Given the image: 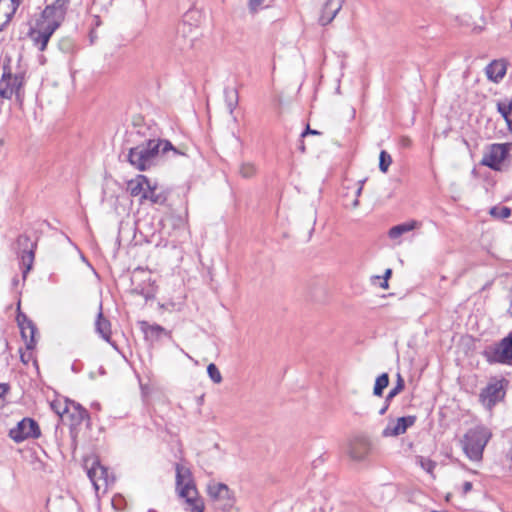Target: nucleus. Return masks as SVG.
Instances as JSON below:
<instances>
[{"label": "nucleus", "instance_id": "obj_29", "mask_svg": "<svg viewBox=\"0 0 512 512\" xmlns=\"http://www.w3.org/2000/svg\"><path fill=\"white\" fill-rule=\"evenodd\" d=\"M388 385H389V375L387 373H382L375 380L373 394L378 397L382 396L384 389Z\"/></svg>", "mask_w": 512, "mask_h": 512}, {"label": "nucleus", "instance_id": "obj_38", "mask_svg": "<svg viewBox=\"0 0 512 512\" xmlns=\"http://www.w3.org/2000/svg\"><path fill=\"white\" fill-rule=\"evenodd\" d=\"M32 350H28V352H22L20 349V360L23 364H28L30 360H32Z\"/></svg>", "mask_w": 512, "mask_h": 512}, {"label": "nucleus", "instance_id": "obj_43", "mask_svg": "<svg viewBox=\"0 0 512 512\" xmlns=\"http://www.w3.org/2000/svg\"><path fill=\"white\" fill-rule=\"evenodd\" d=\"M400 143L403 147L408 148L411 145V139L409 137L403 136L400 140Z\"/></svg>", "mask_w": 512, "mask_h": 512}, {"label": "nucleus", "instance_id": "obj_32", "mask_svg": "<svg viewBox=\"0 0 512 512\" xmlns=\"http://www.w3.org/2000/svg\"><path fill=\"white\" fill-rule=\"evenodd\" d=\"M392 163V157L391 155L386 152L385 150H382L379 155V169L381 172L386 173L388 171L389 166Z\"/></svg>", "mask_w": 512, "mask_h": 512}, {"label": "nucleus", "instance_id": "obj_50", "mask_svg": "<svg viewBox=\"0 0 512 512\" xmlns=\"http://www.w3.org/2000/svg\"><path fill=\"white\" fill-rule=\"evenodd\" d=\"M18 282H19V280H18L17 278H14V279H13V284H14V285H17V284H18Z\"/></svg>", "mask_w": 512, "mask_h": 512}, {"label": "nucleus", "instance_id": "obj_49", "mask_svg": "<svg viewBox=\"0 0 512 512\" xmlns=\"http://www.w3.org/2000/svg\"><path fill=\"white\" fill-rule=\"evenodd\" d=\"M299 149H300V151H301L302 153H304V152H305V150H306V149H305V145H304V142H303V141H301V144H300V146H299Z\"/></svg>", "mask_w": 512, "mask_h": 512}, {"label": "nucleus", "instance_id": "obj_14", "mask_svg": "<svg viewBox=\"0 0 512 512\" xmlns=\"http://www.w3.org/2000/svg\"><path fill=\"white\" fill-rule=\"evenodd\" d=\"M416 419L414 415L400 417L395 423H389L382 431V435L384 437H396L404 434L409 427L415 424Z\"/></svg>", "mask_w": 512, "mask_h": 512}, {"label": "nucleus", "instance_id": "obj_3", "mask_svg": "<svg viewBox=\"0 0 512 512\" xmlns=\"http://www.w3.org/2000/svg\"><path fill=\"white\" fill-rule=\"evenodd\" d=\"M10 63L11 58L6 56L2 65L3 73L0 78V97L9 100L15 95L17 102L21 104L24 98L25 71L19 70L13 73Z\"/></svg>", "mask_w": 512, "mask_h": 512}, {"label": "nucleus", "instance_id": "obj_44", "mask_svg": "<svg viewBox=\"0 0 512 512\" xmlns=\"http://www.w3.org/2000/svg\"><path fill=\"white\" fill-rule=\"evenodd\" d=\"M389 405H390V402L385 401L383 407L379 410V414L384 415L386 413V411L388 410Z\"/></svg>", "mask_w": 512, "mask_h": 512}, {"label": "nucleus", "instance_id": "obj_4", "mask_svg": "<svg viewBox=\"0 0 512 512\" xmlns=\"http://www.w3.org/2000/svg\"><path fill=\"white\" fill-rule=\"evenodd\" d=\"M176 489L181 498L185 499L186 510L189 512H203V501L198 497L197 489L191 479L190 471L182 465L176 464Z\"/></svg>", "mask_w": 512, "mask_h": 512}, {"label": "nucleus", "instance_id": "obj_51", "mask_svg": "<svg viewBox=\"0 0 512 512\" xmlns=\"http://www.w3.org/2000/svg\"><path fill=\"white\" fill-rule=\"evenodd\" d=\"M510 313H511V316H512V301H511V304H510V309H509Z\"/></svg>", "mask_w": 512, "mask_h": 512}, {"label": "nucleus", "instance_id": "obj_47", "mask_svg": "<svg viewBox=\"0 0 512 512\" xmlns=\"http://www.w3.org/2000/svg\"><path fill=\"white\" fill-rule=\"evenodd\" d=\"M192 47H193V43H192V40H191L189 44L181 45V46H180V49H181V50H186V49H190V48H192Z\"/></svg>", "mask_w": 512, "mask_h": 512}, {"label": "nucleus", "instance_id": "obj_1", "mask_svg": "<svg viewBox=\"0 0 512 512\" xmlns=\"http://www.w3.org/2000/svg\"><path fill=\"white\" fill-rule=\"evenodd\" d=\"M172 151L174 156L184 155L169 140L148 139L129 149L128 162L137 170L145 171L156 165L159 157Z\"/></svg>", "mask_w": 512, "mask_h": 512}, {"label": "nucleus", "instance_id": "obj_5", "mask_svg": "<svg viewBox=\"0 0 512 512\" xmlns=\"http://www.w3.org/2000/svg\"><path fill=\"white\" fill-rule=\"evenodd\" d=\"M69 6L70 0H55L45 7L37 22L57 30L64 21Z\"/></svg>", "mask_w": 512, "mask_h": 512}, {"label": "nucleus", "instance_id": "obj_21", "mask_svg": "<svg viewBox=\"0 0 512 512\" xmlns=\"http://www.w3.org/2000/svg\"><path fill=\"white\" fill-rule=\"evenodd\" d=\"M147 184H150L148 178L144 175H138L135 179L128 181L127 190L131 196H139L142 204V194L146 192Z\"/></svg>", "mask_w": 512, "mask_h": 512}, {"label": "nucleus", "instance_id": "obj_28", "mask_svg": "<svg viewBox=\"0 0 512 512\" xmlns=\"http://www.w3.org/2000/svg\"><path fill=\"white\" fill-rule=\"evenodd\" d=\"M28 248H37V239H31V237L26 233L20 234L15 242L16 251Z\"/></svg>", "mask_w": 512, "mask_h": 512}, {"label": "nucleus", "instance_id": "obj_46", "mask_svg": "<svg viewBox=\"0 0 512 512\" xmlns=\"http://www.w3.org/2000/svg\"><path fill=\"white\" fill-rule=\"evenodd\" d=\"M392 275V270L390 268L386 269L385 273H384V279L385 280H388Z\"/></svg>", "mask_w": 512, "mask_h": 512}, {"label": "nucleus", "instance_id": "obj_20", "mask_svg": "<svg viewBox=\"0 0 512 512\" xmlns=\"http://www.w3.org/2000/svg\"><path fill=\"white\" fill-rule=\"evenodd\" d=\"M36 250L37 248H28L16 251L17 257L20 260L23 280L26 279L28 273L33 268Z\"/></svg>", "mask_w": 512, "mask_h": 512}, {"label": "nucleus", "instance_id": "obj_22", "mask_svg": "<svg viewBox=\"0 0 512 512\" xmlns=\"http://www.w3.org/2000/svg\"><path fill=\"white\" fill-rule=\"evenodd\" d=\"M95 330L106 342H111V323L103 316L101 304L95 322Z\"/></svg>", "mask_w": 512, "mask_h": 512}, {"label": "nucleus", "instance_id": "obj_2", "mask_svg": "<svg viewBox=\"0 0 512 512\" xmlns=\"http://www.w3.org/2000/svg\"><path fill=\"white\" fill-rule=\"evenodd\" d=\"M491 437V430L484 425L480 424L468 429L460 439V444L466 457L473 462L481 461L484 449Z\"/></svg>", "mask_w": 512, "mask_h": 512}, {"label": "nucleus", "instance_id": "obj_26", "mask_svg": "<svg viewBox=\"0 0 512 512\" xmlns=\"http://www.w3.org/2000/svg\"><path fill=\"white\" fill-rule=\"evenodd\" d=\"M416 225H417L416 221H410V222L398 224V225L390 228L388 235L391 239H397L401 235L412 231L416 227Z\"/></svg>", "mask_w": 512, "mask_h": 512}, {"label": "nucleus", "instance_id": "obj_9", "mask_svg": "<svg viewBox=\"0 0 512 512\" xmlns=\"http://www.w3.org/2000/svg\"><path fill=\"white\" fill-rule=\"evenodd\" d=\"M505 397V390L502 381L489 382L479 394V402L488 410L492 408Z\"/></svg>", "mask_w": 512, "mask_h": 512}, {"label": "nucleus", "instance_id": "obj_23", "mask_svg": "<svg viewBox=\"0 0 512 512\" xmlns=\"http://www.w3.org/2000/svg\"><path fill=\"white\" fill-rule=\"evenodd\" d=\"M506 74V66L503 62L493 61L486 67V75L488 79L498 82Z\"/></svg>", "mask_w": 512, "mask_h": 512}, {"label": "nucleus", "instance_id": "obj_16", "mask_svg": "<svg viewBox=\"0 0 512 512\" xmlns=\"http://www.w3.org/2000/svg\"><path fill=\"white\" fill-rule=\"evenodd\" d=\"M56 30L53 27L46 26L39 22L36 23V28L32 29L30 32L31 39L34 45L40 50L44 51L47 47V44Z\"/></svg>", "mask_w": 512, "mask_h": 512}, {"label": "nucleus", "instance_id": "obj_18", "mask_svg": "<svg viewBox=\"0 0 512 512\" xmlns=\"http://www.w3.org/2000/svg\"><path fill=\"white\" fill-rule=\"evenodd\" d=\"M342 6L343 0H326L319 17L320 25L326 26L331 23L342 9Z\"/></svg>", "mask_w": 512, "mask_h": 512}, {"label": "nucleus", "instance_id": "obj_40", "mask_svg": "<svg viewBox=\"0 0 512 512\" xmlns=\"http://www.w3.org/2000/svg\"><path fill=\"white\" fill-rule=\"evenodd\" d=\"M9 385L6 383H0V401L4 399L5 395L9 391Z\"/></svg>", "mask_w": 512, "mask_h": 512}, {"label": "nucleus", "instance_id": "obj_12", "mask_svg": "<svg viewBox=\"0 0 512 512\" xmlns=\"http://www.w3.org/2000/svg\"><path fill=\"white\" fill-rule=\"evenodd\" d=\"M87 475L96 491L101 488L106 489L109 483L114 481L113 478L110 479L108 469L96 459L93 460L91 467L87 470Z\"/></svg>", "mask_w": 512, "mask_h": 512}, {"label": "nucleus", "instance_id": "obj_39", "mask_svg": "<svg viewBox=\"0 0 512 512\" xmlns=\"http://www.w3.org/2000/svg\"><path fill=\"white\" fill-rule=\"evenodd\" d=\"M101 25V19L98 15H94L93 16V21L91 23V26H92V30L90 32V37H91V41L93 42V38H94V28L95 27H98Z\"/></svg>", "mask_w": 512, "mask_h": 512}, {"label": "nucleus", "instance_id": "obj_17", "mask_svg": "<svg viewBox=\"0 0 512 512\" xmlns=\"http://www.w3.org/2000/svg\"><path fill=\"white\" fill-rule=\"evenodd\" d=\"M140 330L143 332L147 341L157 342L163 336L171 338V332L167 331L159 324H150L148 321L142 320L138 322Z\"/></svg>", "mask_w": 512, "mask_h": 512}, {"label": "nucleus", "instance_id": "obj_24", "mask_svg": "<svg viewBox=\"0 0 512 512\" xmlns=\"http://www.w3.org/2000/svg\"><path fill=\"white\" fill-rule=\"evenodd\" d=\"M146 200L150 201L152 204L164 205L167 201V197L164 193L157 192L156 187L147 184L146 192L142 194V204Z\"/></svg>", "mask_w": 512, "mask_h": 512}, {"label": "nucleus", "instance_id": "obj_34", "mask_svg": "<svg viewBox=\"0 0 512 512\" xmlns=\"http://www.w3.org/2000/svg\"><path fill=\"white\" fill-rule=\"evenodd\" d=\"M497 110L502 115V117L506 120L508 124H510V114L512 112V101L508 104L505 103H498L497 104Z\"/></svg>", "mask_w": 512, "mask_h": 512}, {"label": "nucleus", "instance_id": "obj_30", "mask_svg": "<svg viewBox=\"0 0 512 512\" xmlns=\"http://www.w3.org/2000/svg\"><path fill=\"white\" fill-rule=\"evenodd\" d=\"M489 214L495 219H506L511 215V209L506 206H493L489 210Z\"/></svg>", "mask_w": 512, "mask_h": 512}, {"label": "nucleus", "instance_id": "obj_27", "mask_svg": "<svg viewBox=\"0 0 512 512\" xmlns=\"http://www.w3.org/2000/svg\"><path fill=\"white\" fill-rule=\"evenodd\" d=\"M58 49L64 53L72 55L77 51V44L74 38L71 36H64L58 41Z\"/></svg>", "mask_w": 512, "mask_h": 512}, {"label": "nucleus", "instance_id": "obj_10", "mask_svg": "<svg viewBox=\"0 0 512 512\" xmlns=\"http://www.w3.org/2000/svg\"><path fill=\"white\" fill-rule=\"evenodd\" d=\"M57 414L61 417H69L71 420V426L74 427L82 424L83 422H86L87 426L90 424L89 412L73 400L66 399L63 410H57Z\"/></svg>", "mask_w": 512, "mask_h": 512}, {"label": "nucleus", "instance_id": "obj_45", "mask_svg": "<svg viewBox=\"0 0 512 512\" xmlns=\"http://www.w3.org/2000/svg\"><path fill=\"white\" fill-rule=\"evenodd\" d=\"M52 409L57 413V410H63V406L61 403H52Z\"/></svg>", "mask_w": 512, "mask_h": 512}, {"label": "nucleus", "instance_id": "obj_48", "mask_svg": "<svg viewBox=\"0 0 512 512\" xmlns=\"http://www.w3.org/2000/svg\"><path fill=\"white\" fill-rule=\"evenodd\" d=\"M380 287H382L383 289H387L388 288V280H385L380 284Z\"/></svg>", "mask_w": 512, "mask_h": 512}, {"label": "nucleus", "instance_id": "obj_52", "mask_svg": "<svg viewBox=\"0 0 512 512\" xmlns=\"http://www.w3.org/2000/svg\"><path fill=\"white\" fill-rule=\"evenodd\" d=\"M253 2H254V0H251V1H250V4H252Z\"/></svg>", "mask_w": 512, "mask_h": 512}, {"label": "nucleus", "instance_id": "obj_13", "mask_svg": "<svg viewBox=\"0 0 512 512\" xmlns=\"http://www.w3.org/2000/svg\"><path fill=\"white\" fill-rule=\"evenodd\" d=\"M16 319L21 331V336L26 342V349L33 350L36 345L35 334L37 328L35 324L30 319H28L24 313L21 312L17 314Z\"/></svg>", "mask_w": 512, "mask_h": 512}, {"label": "nucleus", "instance_id": "obj_41", "mask_svg": "<svg viewBox=\"0 0 512 512\" xmlns=\"http://www.w3.org/2000/svg\"><path fill=\"white\" fill-rule=\"evenodd\" d=\"M307 135H320V132L314 129H311L309 125L306 127V129L302 132L301 137H306Z\"/></svg>", "mask_w": 512, "mask_h": 512}, {"label": "nucleus", "instance_id": "obj_37", "mask_svg": "<svg viewBox=\"0 0 512 512\" xmlns=\"http://www.w3.org/2000/svg\"><path fill=\"white\" fill-rule=\"evenodd\" d=\"M364 182H365V180H360V181L358 182L359 186H358V188H357V190H356V192H355L356 198H355V199H354V201L352 202V207H353V208H357V207H358V205H359V200H358V198H359V196H360V195H361V193H362V190H363V184H364Z\"/></svg>", "mask_w": 512, "mask_h": 512}, {"label": "nucleus", "instance_id": "obj_42", "mask_svg": "<svg viewBox=\"0 0 512 512\" xmlns=\"http://www.w3.org/2000/svg\"><path fill=\"white\" fill-rule=\"evenodd\" d=\"M472 487L473 485L470 481H465L462 486L463 494L466 495L467 493H469L472 490Z\"/></svg>", "mask_w": 512, "mask_h": 512}, {"label": "nucleus", "instance_id": "obj_35", "mask_svg": "<svg viewBox=\"0 0 512 512\" xmlns=\"http://www.w3.org/2000/svg\"><path fill=\"white\" fill-rule=\"evenodd\" d=\"M418 463L420 464L422 469H424L427 473H429L431 475L437 465L435 461H433L429 458L422 457V456L418 457Z\"/></svg>", "mask_w": 512, "mask_h": 512}, {"label": "nucleus", "instance_id": "obj_6", "mask_svg": "<svg viewBox=\"0 0 512 512\" xmlns=\"http://www.w3.org/2000/svg\"><path fill=\"white\" fill-rule=\"evenodd\" d=\"M489 363H512V334H508L498 343L489 346L483 353Z\"/></svg>", "mask_w": 512, "mask_h": 512}, {"label": "nucleus", "instance_id": "obj_19", "mask_svg": "<svg viewBox=\"0 0 512 512\" xmlns=\"http://www.w3.org/2000/svg\"><path fill=\"white\" fill-rule=\"evenodd\" d=\"M22 0H0V31L10 22Z\"/></svg>", "mask_w": 512, "mask_h": 512}, {"label": "nucleus", "instance_id": "obj_8", "mask_svg": "<svg viewBox=\"0 0 512 512\" xmlns=\"http://www.w3.org/2000/svg\"><path fill=\"white\" fill-rule=\"evenodd\" d=\"M207 492L209 497L219 509L225 511L234 506V494L226 484L220 482H211L207 486Z\"/></svg>", "mask_w": 512, "mask_h": 512}, {"label": "nucleus", "instance_id": "obj_7", "mask_svg": "<svg viewBox=\"0 0 512 512\" xmlns=\"http://www.w3.org/2000/svg\"><path fill=\"white\" fill-rule=\"evenodd\" d=\"M9 437L16 443L27 439H37L41 436V430L36 420L25 417L9 430Z\"/></svg>", "mask_w": 512, "mask_h": 512}, {"label": "nucleus", "instance_id": "obj_11", "mask_svg": "<svg viewBox=\"0 0 512 512\" xmlns=\"http://www.w3.org/2000/svg\"><path fill=\"white\" fill-rule=\"evenodd\" d=\"M509 152V145L503 144H492L489 150L483 155L480 164L487 166L494 171L501 170V163L506 159Z\"/></svg>", "mask_w": 512, "mask_h": 512}, {"label": "nucleus", "instance_id": "obj_36", "mask_svg": "<svg viewBox=\"0 0 512 512\" xmlns=\"http://www.w3.org/2000/svg\"><path fill=\"white\" fill-rule=\"evenodd\" d=\"M255 172L256 169L251 163H242L239 168V173L243 178H250L255 174Z\"/></svg>", "mask_w": 512, "mask_h": 512}, {"label": "nucleus", "instance_id": "obj_15", "mask_svg": "<svg viewBox=\"0 0 512 512\" xmlns=\"http://www.w3.org/2000/svg\"><path fill=\"white\" fill-rule=\"evenodd\" d=\"M371 443L364 436H357L351 440L349 445V455L353 460L362 461L370 453Z\"/></svg>", "mask_w": 512, "mask_h": 512}, {"label": "nucleus", "instance_id": "obj_33", "mask_svg": "<svg viewBox=\"0 0 512 512\" xmlns=\"http://www.w3.org/2000/svg\"><path fill=\"white\" fill-rule=\"evenodd\" d=\"M207 373L210 377V379L216 383V384H219L221 383L222 381V375L219 371V369L217 368V366L214 364V363H210L208 366H207Z\"/></svg>", "mask_w": 512, "mask_h": 512}, {"label": "nucleus", "instance_id": "obj_25", "mask_svg": "<svg viewBox=\"0 0 512 512\" xmlns=\"http://www.w3.org/2000/svg\"><path fill=\"white\" fill-rule=\"evenodd\" d=\"M224 98L229 114L233 115L234 110L236 109L239 103L238 90L236 88L226 87L224 89Z\"/></svg>", "mask_w": 512, "mask_h": 512}, {"label": "nucleus", "instance_id": "obj_31", "mask_svg": "<svg viewBox=\"0 0 512 512\" xmlns=\"http://www.w3.org/2000/svg\"><path fill=\"white\" fill-rule=\"evenodd\" d=\"M405 388V382L400 373L397 374L396 385L389 391L386 396V402H391V400L401 393Z\"/></svg>", "mask_w": 512, "mask_h": 512}]
</instances>
